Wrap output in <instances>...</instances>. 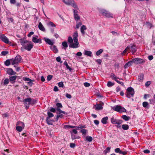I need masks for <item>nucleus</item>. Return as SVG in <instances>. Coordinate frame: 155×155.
<instances>
[{
	"mask_svg": "<svg viewBox=\"0 0 155 155\" xmlns=\"http://www.w3.org/2000/svg\"><path fill=\"white\" fill-rule=\"evenodd\" d=\"M72 36L73 39L71 36L68 38V41L70 43L69 47L73 48H78L79 47V43L78 38V34L77 31L74 32Z\"/></svg>",
	"mask_w": 155,
	"mask_h": 155,
	"instance_id": "f257e3e1",
	"label": "nucleus"
},
{
	"mask_svg": "<svg viewBox=\"0 0 155 155\" xmlns=\"http://www.w3.org/2000/svg\"><path fill=\"white\" fill-rule=\"evenodd\" d=\"M19 40L22 46L21 48L22 51H24L25 49L30 51L33 47V45L31 41H29L23 38H21Z\"/></svg>",
	"mask_w": 155,
	"mask_h": 155,
	"instance_id": "f03ea898",
	"label": "nucleus"
},
{
	"mask_svg": "<svg viewBox=\"0 0 155 155\" xmlns=\"http://www.w3.org/2000/svg\"><path fill=\"white\" fill-rule=\"evenodd\" d=\"M25 108L27 109L29 107V105L34 104L36 102L34 99H31L30 97L25 99L23 101Z\"/></svg>",
	"mask_w": 155,
	"mask_h": 155,
	"instance_id": "7ed1b4c3",
	"label": "nucleus"
},
{
	"mask_svg": "<svg viewBox=\"0 0 155 155\" xmlns=\"http://www.w3.org/2000/svg\"><path fill=\"white\" fill-rule=\"evenodd\" d=\"M134 89L132 87H128L127 89L126 93V96L127 98H130L134 96Z\"/></svg>",
	"mask_w": 155,
	"mask_h": 155,
	"instance_id": "20e7f679",
	"label": "nucleus"
},
{
	"mask_svg": "<svg viewBox=\"0 0 155 155\" xmlns=\"http://www.w3.org/2000/svg\"><path fill=\"white\" fill-rule=\"evenodd\" d=\"M111 109L119 113L125 112L126 111L124 107L118 105L112 107Z\"/></svg>",
	"mask_w": 155,
	"mask_h": 155,
	"instance_id": "39448f33",
	"label": "nucleus"
},
{
	"mask_svg": "<svg viewBox=\"0 0 155 155\" xmlns=\"http://www.w3.org/2000/svg\"><path fill=\"white\" fill-rule=\"evenodd\" d=\"M21 57L18 55L15 57L14 59H11V64L12 65L17 64L19 63L21 60Z\"/></svg>",
	"mask_w": 155,
	"mask_h": 155,
	"instance_id": "423d86ee",
	"label": "nucleus"
},
{
	"mask_svg": "<svg viewBox=\"0 0 155 155\" xmlns=\"http://www.w3.org/2000/svg\"><path fill=\"white\" fill-rule=\"evenodd\" d=\"M99 12L103 15L107 17H112V15L104 9H100L99 10Z\"/></svg>",
	"mask_w": 155,
	"mask_h": 155,
	"instance_id": "0eeeda50",
	"label": "nucleus"
},
{
	"mask_svg": "<svg viewBox=\"0 0 155 155\" xmlns=\"http://www.w3.org/2000/svg\"><path fill=\"white\" fill-rule=\"evenodd\" d=\"M74 12V17L76 22L80 20V17L78 14V12L77 10L73 9Z\"/></svg>",
	"mask_w": 155,
	"mask_h": 155,
	"instance_id": "6e6552de",
	"label": "nucleus"
},
{
	"mask_svg": "<svg viewBox=\"0 0 155 155\" xmlns=\"http://www.w3.org/2000/svg\"><path fill=\"white\" fill-rule=\"evenodd\" d=\"M56 105L57 107L56 109L57 111H58L59 112L62 113L64 114H67V113L66 112L61 110L60 109V108H62L63 107L61 103H57L56 104Z\"/></svg>",
	"mask_w": 155,
	"mask_h": 155,
	"instance_id": "1a4fd4ad",
	"label": "nucleus"
},
{
	"mask_svg": "<svg viewBox=\"0 0 155 155\" xmlns=\"http://www.w3.org/2000/svg\"><path fill=\"white\" fill-rule=\"evenodd\" d=\"M133 61L136 64H140L145 62L144 60L140 58H134L133 59Z\"/></svg>",
	"mask_w": 155,
	"mask_h": 155,
	"instance_id": "9d476101",
	"label": "nucleus"
},
{
	"mask_svg": "<svg viewBox=\"0 0 155 155\" xmlns=\"http://www.w3.org/2000/svg\"><path fill=\"white\" fill-rule=\"evenodd\" d=\"M0 39L4 42L8 44L9 41L8 38L3 34L0 35Z\"/></svg>",
	"mask_w": 155,
	"mask_h": 155,
	"instance_id": "9b49d317",
	"label": "nucleus"
},
{
	"mask_svg": "<svg viewBox=\"0 0 155 155\" xmlns=\"http://www.w3.org/2000/svg\"><path fill=\"white\" fill-rule=\"evenodd\" d=\"M111 122L112 124L120 125L122 123V121L121 120H117L114 117H112L111 119Z\"/></svg>",
	"mask_w": 155,
	"mask_h": 155,
	"instance_id": "f8f14e48",
	"label": "nucleus"
},
{
	"mask_svg": "<svg viewBox=\"0 0 155 155\" xmlns=\"http://www.w3.org/2000/svg\"><path fill=\"white\" fill-rule=\"evenodd\" d=\"M38 36L36 35L35 37H32V41L35 43H41V38L38 39Z\"/></svg>",
	"mask_w": 155,
	"mask_h": 155,
	"instance_id": "ddd939ff",
	"label": "nucleus"
},
{
	"mask_svg": "<svg viewBox=\"0 0 155 155\" xmlns=\"http://www.w3.org/2000/svg\"><path fill=\"white\" fill-rule=\"evenodd\" d=\"M7 70V73L8 75L12 76L15 75L16 74V72L14 71L11 68H8Z\"/></svg>",
	"mask_w": 155,
	"mask_h": 155,
	"instance_id": "4468645a",
	"label": "nucleus"
},
{
	"mask_svg": "<svg viewBox=\"0 0 155 155\" xmlns=\"http://www.w3.org/2000/svg\"><path fill=\"white\" fill-rule=\"evenodd\" d=\"M17 77V76L14 75L13 76H9V79L10 83L12 84H14L15 82Z\"/></svg>",
	"mask_w": 155,
	"mask_h": 155,
	"instance_id": "2eb2a0df",
	"label": "nucleus"
},
{
	"mask_svg": "<svg viewBox=\"0 0 155 155\" xmlns=\"http://www.w3.org/2000/svg\"><path fill=\"white\" fill-rule=\"evenodd\" d=\"M129 50L130 51H131L133 54L134 53L137 51L136 46L134 45H131L129 46Z\"/></svg>",
	"mask_w": 155,
	"mask_h": 155,
	"instance_id": "dca6fc26",
	"label": "nucleus"
},
{
	"mask_svg": "<svg viewBox=\"0 0 155 155\" xmlns=\"http://www.w3.org/2000/svg\"><path fill=\"white\" fill-rule=\"evenodd\" d=\"M44 39L46 43L48 44L52 45H53L54 42L50 39L46 38H44Z\"/></svg>",
	"mask_w": 155,
	"mask_h": 155,
	"instance_id": "f3484780",
	"label": "nucleus"
},
{
	"mask_svg": "<svg viewBox=\"0 0 155 155\" xmlns=\"http://www.w3.org/2000/svg\"><path fill=\"white\" fill-rule=\"evenodd\" d=\"M95 109L97 110H101L103 109V105L100 104H97L95 105Z\"/></svg>",
	"mask_w": 155,
	"mask_h": 155,
	"instance_id": "a211bd4d",
	"label": "nucleus"
},
{
	"mask_svg": "<svg viewBox=\"0 0 155 155\" xmlns=\"http://www.w3.org/2000/svg\"><path fill=\"white\" fill-rule=\"evenodd\" d=\"M87 29V28L86 26L85 25H82L81 28H80V31L81 33L83 35H84L85 34V30Z\"/></svg>",
	"mask_w": 155,
	"mask_h": 155,
	"instance_id": "6ab92c4d",
	"label": "nucleus"
},
{
	"mask_svg": "<svg viewBox=\"0 0 155 155\" xmlns=\"http://www.w3.org/2000/svg\"><path fill=\"white\" fill-rule=\"evenodd\" d=\"M62 2L66 5H70L73 2V0H62Z\"/></svg>",
	"mask_w": 155,
	"mask_h": 155,
	"instance_id": "aec40b11",
	"label": "nucleus"
},
{
	"mask_svg": "<svg viewBox=\"0 0 155 155\" xmlns=\"http://www.w3.org/2000/svg\"><path fill=\"white\" fill-rule=\"evenodd\" d=\"M23 79L25 81H28V83L29 84L30 86L32 85L33 83L31 82L32 81L31 79L26 77H24Z\"/></svg>",
	"mask_w": 155,
	"mask_h": 155,
	"instance_id": "412c9836",
	"label": "nucleus"
},
{
	"mask_svg": "<svg viewBox=\"0 0 155 155\" xmlns=\"http://www.w3.org/2000/svg\"><path fill=\"white\" fill-rule=\"evenodd\" d=\"M84 54L85 55L91 57L92 55V53L90 51L84 50Z\"/></svg>",
	"mask_w": 155,
	"mask_h": 155,
	"instance_id": "4be33fe9",
	"label": "nucleus"
},
{
	"mask_svg": "<svg viewBox=\"0 0 155 155\" xmlns=\"http://www.w3.org/2000/svg\"><path fill=\"white\" fill-rule=\"evenodd\" d=\"M38 27L39 29L42 31H45V28L41 22L39 23Z\"/></svg>",
	"mask_w": 155,
	"mask_h": 155,
	"instance_id": "5701e85b",
	"label": "nucleus"
},
{
	"mask_svg": "<svg viewBox=\"0 0 155 155\" xmlns=\"http://www.w3.org/2000/svg\"><path fill=\"white\" fill-rule=\"evenodd\" d=\"M51 49L55 53H57L58 50L56 46L54 45H52L51 46Z\"/></svg>",
	"mask_w": 155,
	"mask_h": 155,
	"instance_id": "b1692460",
	"label": "nucleus"
},
{
	"mask_svg": "<svg viewBox=\"0 0 155 155\" xmlns=\"http://www.w3.org/2000/svg\"><path fill=\"white\" fill-rule=\"evenodd\" d=\"M70 5H71L74 8V10H77V11L78 10V7L74 0H73V2H72V3Z\"/></svg>",
	"mask_w": 155,
	"mask_h": 155,
	"instance_id": "393cba45",
	"label": "nucleus"
},
{
	"mask_svg": "<svg viewBox=\"0 0 155 155\" xmlns=\"http://www.w3.org/2000/svg\"><path fill=\"white\" fill-rule=\"evenodd\" d=\"M108 120V117H105L102 118L101 122L104 124H106L107 123V121Z\"/></svg>",
	"mask_w": 155,
	"mask_h": 155,
	"instance_id": "a878e982",
	"label": "nucleus"
},
{
	"mask_svg": "<svg viewBox=\"0 0 155 155\" xmlns=\"http://www.w3.org/2000/svg\"><path fill=\"white\" fill-rule=\"evenodd\" d=\"M110 76L112 78V79L114 80L115 81L117 80V79H119V78L117 77H116L114 74L113 73H111L110 74Z\"/></svg>",
	"mask_w": 155,
	"mask_h": 155,
	"instance_id": "bb28decb",
	"label": "nucleus"
},
{
	"mask_svg": "<svg viewBox=\"0 0 155 155\" xmlns=\"http://www.w3.org/2000/svg\"><path fill=\"white\" fill-rule=\"evenodd\" d=\"M143 106L145 108H148L149 107V104L147 102H144L143 103Z\"/></svg>",
	"mask_w": 155,
	"mask_h": 155,
	"instance_id": "cd10ccee",
	"label": "nucleus"
},
{
	"mask_svg": "<svg viewBox=\"0 0 155 155\" xmlns=\"http://www.w3.org/2000/svg\"><path fill=\"white\" fill-rule=\"evenodd\" d=\"M121 118L126 121H128L130 119V117H128L126 115H122L121 117Z\"/></svg>",
	"mask_w": 155,
	"mask_h": 155,
	"instance_id": "c85d7f7f",
	"label": "nucleus"
},
{
	"mask_svg": "<svg viewBox=\"0 0 155 155\" xmlns=\"http://www.w3.org/2000/svg\"><path fill=\"white\" fill-rule=\"evenodd\" d=\"M122 127L123 130H127L129 129V127L128 125L123 124L122 126Z\"/></svg>",
	"mask_w": 155,
	"mask_h": 155,
	"instance_id": "c756f323",
	"label": "nucleus"
},
{
	"mask_svg": "<svg viewBox=\"0 0 155 155\" xmlns=\"http://www.w3.org/2000/svg\"><path fill=\"white\" fill-rule=\"evenodd\" d=\"M17 125L20 126L21 127H22V128H24L25 127L24 123L23 122L20 121L18 122L17 124Z\"/></svg>",
	"mask_w": 155,
	"mask_h": 155,
	"instance_id": "7c9ffc66",
	"label": "nucleus"
},
{
	"mask_svg": "<svg viewBox=\"0 0 155 155\" xmlns=\"http://www.w3.org/2000/svg\"><path fill=\"white\" fill-rule=\"evenodd\" d=\"M143 74H140L138 77V79L140 81H141L143 79Z\"/></svg>",
	"mask_w": 155,
	"mask_h": 155,
	"instance_id": "2f4dec72",
	"label": "nucleus"
},
{
	"mask_svg": "<svg viewBox=\"0 0 155 155\" xmlns=\"http://www.w3.org/2000/svg\"><path fill=\"white\" fill-rule=\"evenodd\" d=\"M64 65H65L66 68L68 69L70 71H71L72 70L71 68L70 67L68 64L67 62L66 61H65L64 63Z\"/></svg>",
	"mask_w": 155,
	"mask_h": 155,
	"instance_id": "473e14b6",
	"label": "nucleus"
},
{
	"mask_svg": "<svg viewBox=\"0 0 155 155\" xmlns=\"http://www.w3.org/2000/svg\"><path fill=\"white\" fill-rule=\"evenodd\" d=\"M85 127V126H83L81 125H80L79 126H75V127L74 128H76V130H79L83 128H84Z\"/></svg>",
	"mask_w": 155,
	"mask_h": 155,
	"instance_id": "72a5a7b5",
	"label": "nucleus"
},
{
	"mask_svg": "<svg viewBox=\"0 0 155 155\" xmlns=\"http://www.w3.org/2000/svg\"><path fill=\"white\" fill-rule=\"evenodd\" d=\"M23 128H22V127L20 126L17 125L16 126V130L19 132H21Z\"/></svg>",
	"mask_w": 155,
	"mask_h": 155,
	"instance_id": "f704fd0d",
	"label": "nucleus"
},
{
	"mask_svg": "<svg viewBox=\"0 0 155 155\" xmlns=\"http://www.w3.org/2000/svg\"><path fill=\"white\" fill-rule=\"evenodd\" d=\"M103 49H101L98 50L96 53V54L97 56H98L101 54L103 52Z\"/></svg>",
	"mask_w": 155,
	"mask_h": 155,
	"instance_id": "c9c22d12",
	"label": "nucleus"
},
{
	"mask_svg": "<svg viewBox=\"0 0 155 155\" xmlns=\"http://www.w3.org/2000/svg\"><path fill=\"white\" fill-rule=\"evenodd\" d=\"M10 63L11 64V59L10 60H6L5 62V64L6 66H8L9 65Z\"/></svg>",
	"mask_w": 155,
	"mask_h": 155,
	"instance_id": "e433bc0d",
	"label": "nucleus"
},
{
	"mask_svg": "<svg viewBox=\"0 0 155 155\" xmlns=\"http://www.w3.org/2000/svg\"><path fill=\"white\" fill-rule=\"evenodd\" d=\"M75 127V126H71V125H65L64 126V128L65 129H66V128L69 129L70 128H74Z\"/></svg>",
	"mask_w": 155,
	"mask_h": 155,
	"instance_id": "4c0bfd02",
	"label": "nucleus"
},
{
	"mask_svg": "<svg viewBox=\"0 0 155 155\" xmlns=\"http://www.w3.org/2000/svg\"><path fill=\"white\" fill-rule=\"evenodd\" d=\"M46 120L48 124L51 125H52V120H50L49 119L47 118Z\"/></svg>",
	"mask_w": 155,
	"mask_h": 155,
	"instance_id": "58836bf2",
	"label": "nucleus"
},
{
	"mask_svg": "<svg viewBox=\"0 0 155 155\" xmlns=\"http://www.w3.org/2000/svg\"><path fill=\"white\" fill-rule=\"evenodd\" d=\"M47 114L48 117H47V118H48L49 119L50 118L53 117L54 116V114L50 112H48Z\"/></svg>",
	"mask_w": 155,
	"mask_h": 155,
	"instance_id": "ea45409f",
	"label": "nucleus"
},
{
	"mask_svg": "<svg viewBox=\"0 0 155 155\" xmlns=\"http://www.w3.org/2000/svg\"><path fill=\"white\" fill-rule=\"evenodd\" d=\"M9 79L8 78H6L5 79V80H4L3 82V84L4 85H7L8 84L9 82Z\"/></svg>",
	"mask_w": 155,
	"mask_h": 155,
	"instance_id": "a19ab883",
	"label": "nucleus"
},
{
	"mask_svg": "<svg viewBox=\"0 0 155 155\" xmlns=\"http://www.w3.org/2000/svg\"><path fill=\"white\" fill-rule=\"evenodd\" d=\"M114 85V83L110 81H108L107 83V86L109 87H110Z\"/></svg>",
	"mask_w": 155,
	"mask_h": 155,
	"instance_id": "79ce46f5",
	"label": "nucleus"
},
{
	"mask_svg": "<svg viewBox=\"0 0 155 155\" xmlns=\"http://www.w3.org/2000/svg\"><path fill=\"white\" fill-rule=\"evenodd\" d=\"M80 131L83 135H85L87 132V130L85 129H82Z\"/></svg>",
	"mask_w": 155,
	"mask_h": 155,
	"instance_id": "37998d69",
	"label": "nucleus"
},
{
	"mask_svg": "<svg viewBox=\"0 0 155 155\" xmlns=\"http://www.w3.org/2000/svg\"><path fill=\"white\" fill-rule=\"evenodd\" d=\"M86 140L89 142H91L93 138L91 137L87 136L86 137Z\"/></svg>",
	"mask_w": 155,
	"mask_h": 155,
	"instance_id": "c03bdc74",
	"label": "nucleus"
},
{
	"mask_svg": "<svg viewBox=\"0 0 155 155\" xmlns=\"http://www.w3.org/2000/svg\"><path fill=\"white\" fill-rule=\"evenodd\" d=\"M110 147H107V148L104 150V152L105 154H106L107 153L110 152Z\"/></svg>",
	"mask_w": 155,
	"mask_h": 155,
	"instance_id": "a18cd8bd",
	"label": "nucleus"
},
{
	"mask_svg": "<svg viewBox=\"0 0 155 155\" xmlns=\"http://www.w3.org/2000/svg\"><path fill=\"white\" fill-rule=\"evenodd\" d=\"M62 45L64 48H67L68 47L67 42L66 41H64L62 43Z\"/></svg>",
	"mask_w": 155,
	"mask_h": 155,
	"instance_id": "49530a36",
	"label": "nucleus"
},
{
	"mask_svg": "<svg viewBox=\"0 0 155 155\" xmlns=\"http://www.w3.org/2000/svg\"><path fill=\"white\" fill-rule=\"evenodd\" d=\"M82 25L81 22H78L76 25V28L78 29Z\"/></svg>",
	"mask_w": 155,
	"mask_h": 155,
	"instance_id": "de8ad7c7",
	"label": "nucleus"
},
{
	"mask_svg": "<svg viewBox=\"0 0 155 155\" xmlns=\"http://www.w3.org/2000/svg\"><path fill=\"white\" fill-rule=\"evenodd\" d=\"M48 25L52 27H55L56 26L51 21H50L48 23Z\"/></svg>",
	"mask_w": 155,
	"mask_h": 155,
	"instance_id": "09e8293b",
	"label": "nucleus"
},
{
	"mask_svg": "<svg viewBox=\"0 0 155 155\" xmlns=\"http://www.w3.org/2000/svg\"><path fill=\"white\" fill-rule=\"evenodd\" d=\"M58 85L60 87H64V84L62 82H60L58 83Z\"/></svg>",
	"mask_w": 155,
	"mask_h": 155,
	"instance_id": "8fccbe9b",
	"label": "nucleus"
},
{
	"mask_svg": "<svg viewBox=\"0 0 155 155\" xmlns=\"http://www.w3.org/2000/svg\"><path fill=\"white\" fill-rule=\"evenodd\" d=\"M77 131L76 130V129H73L72 130V131H70V132L71 134H72V133H74L75 134H76L77 133Z\"/></svg>",
	"mask_w": 155,
	"mask_h": 155,
	"instance_id": "3c124183",
	"label": "nucleus"
},
{
	"mask_svg": "<svg viewBox=\"0 0 155 155\" xmlns=\"http://www.w3.org/2000/svg\"><path fill=\"white\" fill-rule=\"evenodd\" d=\"M52 75H48L47 76V80L48 81H49L52 79Z\"/></svg>",
	"mask_w": 155,
	"mask_h": 155,
	"instance_id": "603ef678",
	"label": "nucleus"
},
{
	"mask_svg": "<svg viewBox=\"0 0 155 155\" xmlns=\"http://www.w3.org/2000/svg\"><path fill=\"white\" fill-rule=\"evenodd\" d=\"M121 150L119 148H117L115 149V152L116 153H120Z\"/></svg>",
	"mask_w": 155,
	"mask_h": 155,
	"instance_id": "864d4df0",
	"label": "nucleus"
},
{
	"mask_svg": "<svg viewBox=\"0 0 155 155\" xmlns=\"http://www.w3.org/2000/svg\"><path fill=\"white\" fill-rule=\"evenodd\" d=\"M129 46H128L126 48L124 51L123 52V53H125L127 51L129 52Z\"/></svg>",
	"mask_w": 155,
	"mask_h": 155,
	"instance_id": "5fc2aeb1",
	"label": "nucleus"
},
{
	"mask_svg": "<svg viewBox=\"0 0 155 155\" xmlns=\"http://www.w3.org/2000/svg\"><path fill=\"white\" fill-rule=\"evenodd\" d=\"M116 81L118 84H120L122 86H124V83H123L122 82L120 81H119L118 80V79H117Z\"/></svg>",
	"mask_w": 155,
	"mask_h": 155,
	"instance_id": "6e6d98bb",
	"label": "nucleus"
},
{
	"mask_svg": "<svg viewBox=\"0 0 155 155\" xmlns=\"http://www.w3.org/2000/svg\"><path fill=\"white\" fill-rule=\"evenodd\" d=\"M8 51H3L2 52L1 54L2 55L5 56L8 54Z\"/></svg>",
	"mask_w": 155,
	"mask_h": 155,
	"instance_id": "4d7b16f0",
	"label": "nucleus"
},
{
	"mask_svg": "<svg viewBox=\"0 0 155 155\" xmlns=\"http://www.w3.org/2000/svg\"><path fill=\"white\" fill-rule=\"evenodd\" d=\"M84 84L86 87H88L90 86V84L87 82L84 83Z\"/></svg>",
	"mask_w": 155,
	"mask_h": 155,
	"instance_id": "13d9d810",
	"label": "nucleus"
},
{
	"mask_svg": "<svg viewBox=\"0 0 155 155\" xmlns=\"http://www.w3.org/2000/svg\"><path fill=\"white\" fill-rule=\"evenodd\" d=\"M57 113L58 114L57 116L59 118H61L63 117V115L61 114H62L61 113L59 112V113Z\"/></svg>",
	"mask_w": 155,
	"mask_h": 155,
	"instance_id": "bf43d9fd",
	"label": "nucleus"
},
{
	"mask_svg": "<svg viewBox=\"0 0 155 155\" xmlns=\"http://www.w3.org/2000/svg\"><path fill=\"white\" fill-rule=\"evenodd\" d=\"M151 84V82L150 81H147L145 85L146 87H148Z\"/></svg>",
	"mask_w": 155,
	"mask_h": 155,
	"instance_id": "052dcab7",
	"label": "nucleus"
},
{
	"mask_svg": "<svg viewBox=\"0 0 155 155\" xmlns=\"http://www.w3.org/2000/svg\"><path fill=\"white\" fill-rule=\"evenodd\" d=\"M133 63V59H132V60L127 62V65H128L129 66H130L132 65V63Z\"/></svg>",
	"mask_w": 155,
	"mask_h": 155,
	"instance_id": "680f3d73",
	"label": "nucleus"
},
{
	"mask_svg": "<svg viewBox=\"0 0 155 155\" xmlns=\"http://www.w3.org/2000/svg\"><path fill=\"white\" fill-rule=\"evenodd\" d=\"M71 139L73 140H74L75 139L77 138V137H76L75 135H74V134H71Z\"/></svg>",
	"mask_w": 155,
	"mask_h": 155,
	"instance_id": "e2e57ef3",
	"label": "nucleus"
},
{
	"mask_svg": "<svg viewBox=\"0 0 155 155\" xmlns=\"http://www.w3.org/2000/svg\"><path fill=\"white\" fill-rule=\"evenodd\" d=\"M56 61L58 62H60L61 63H62V62L61 61V58L60 57H58L56 58Z\"/></svg>",
	"mask_w": 155,
	"mask_h": 155,
	"instance_id": "0e129e2a",
	"label": "nucleus"
},
{
	"mask_svg": "<svg viewBox=\"0 0 155 155\" xmlns=\"http://www.w3.org/2000/svg\"><path fill=\"white\" fill-rule=\"evenodd\" d=\"M50 110L52 112H53V113H54L56 111L55 109L53 107H51L50 108Z\"/></svg>",
	"mask_w": 155,
	"mask_h": 155,
	"instance_id": "69168bd1",
	"label": "nucleus"
},
{
	"mask_svg": "<svg viewBox=\"0 0 155 155\" xmlns=\"http://www.w3.org/2000/svg\"><path fill=\"white\" fill-rule=\"evenodd\" d=\"M70 146L71 148H74L75 146V144L74 143H71L70 144Z\"/></svg>",
	"mask_w": 155,
	"mask_h": 155,
	"instance_id": "338daca9",
	"label": "nucleus"
},
{
	"mask_svg": "<svg viewBox=\"0 0 155 155\" xmlns=\"http://www.w3.org/2000/svg\"><path fill=\"white\" fill-rule=\"evenodd\" d=\"M94 123L96 125L99 124V122L98 120H94Z\"/></svg>",
	"mask_w": 155,
	"mask_h": 155,
	"instance_id": "774afa93",
	"label": "nucleus"
}]
</instances>
